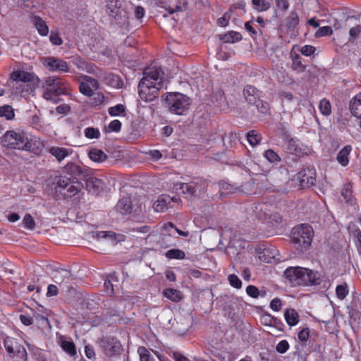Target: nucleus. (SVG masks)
Segmentation results:
<instances>
[{
	"label": "nucleus",
	"instance_id": "obj_9",
	"mask_svg": "<svg viewBox=\"0 0 361 361\" xmlns=\"http://www.w3.org/2000/svg\"><path fill=\"white\" fill-rule=\"evenodd\" d=\"M4 346L6 351L15 361H25L27 352L25 348L16 338L7 337L4 340Z\"/></svg>",
	"mask_w": 361,
	"mask_h": 361
},
{
	"label": "nucleus",
	"instance_id": "obj_22",
	"mask_svg": "<svg viewBox=\"0 0 361 361\" xmlns=\"http://www.w3.org/2000/svg\"><path fill=\"white\" fill-rule=\"evenodd\" d=\"M33 23L38 33L42 36H47L49 33V27L47 25L45 21L39 16H35L33 18Z\"/></svg>",
	"mask_w": 361,
	"mask_h": 361
},
{
	"label": "nucleus",
	"instance_id": "obj_37",
	"mask_svg": "<svg viewBox=\"0 0 361 361\" xmlns=\"http://www.w3.org/2000/svg\"><path fill=\"white\" fill-rule=\"evenodd\" d=\"M166 257L169 259H182L185 257V252L178 249H171L166 252Z\"/></svg>",
	"mask_w": 361,
	"mask_h": 361
},
{
	"label": "nucleus",
	"instance_id": "obj_24",
	"mask_svg": "<svg viewBox=\"0 0 361 361\" xmlns=\"http://www.w3.org/2000/svg\"><path fill=\"white\" fill-rule=\"evenodd\" d=\"M221 39L226 43H235L242 39V35L238 32L230 31L222 35Z\"/></svg>",
	"mask_w": 361,
	"mask_h": 361
},
{
	"label": "nucleus",
	"instance_id": "obj_60",
	"mask_svg": "<svg viewBox=\"0 0 361 361\" xmlns=\"http://www.w3.org/2000/svg\"><path fill=\"white\" fill-rule=\"evenodd\" d=\"M30 123L34 128L37 129H39L42 127L41 118L37 115H34L32 117Z\"/></svg>",
	"mask_w": 361,
	"mask_h": 361
},
{
	"label": "nucleus",
	"instance_id": "obj_34",
	"mask_svg": "<svg viewBox=\"0 0 361 361\" xmlns=\"http://www.w3.org/2000/svg\"><path fill=\"white\" fill-rule=\"evenodd\" d=\"M299 23V17L296 12L292 11L286 18V25L289 28L295 27Z\"/></svg>",
	"mask_w": 361,
	"mask_h": 361
},
{
	"label": "nucleus",
	"instance_id": "obj_23",
	"mask_svg": "<svg viewBox=\"0 0 361 361\" xmlns=\"http://www.w3.org/2000/svg\"><path fill=\"white\" fill-rule=\"evenodd\" d=\"M284 317L290 326H295L299 322V315L294 309H288L285 312Z\"/></svg>",
	"mask_w": 361,
	"mask_h": 361
},
{
	"label": "nucleus",
	"instance_id": "obj_53",
	"mask_svg": "<svg viewBox=\"0 0 361 361\" xmlns=\"http://www.w3.org/2000/svg\"><path fill=\"white\" fill-rule=\"evenodd\" d=\"M289 348V344L287 341H281L276 347V350L280 353H286Z\"/></svg>",
	"mask_w": 361,
	"mask_h": 361
},
{
	"label": "nucleus",
	"instance_id": "obj_47",
	"mask_svg": "<svg viewBox=\"0 0 361 361\" xmlns=\"http://www.w3.org/2000/svg\"><path fill=\"white\" fill-rule=\"evenodd\" d=\"M231 17V10L226 12L224 16L217 20V24L221 27H226Z\"/></svg>",
	"mask_w": 361,
	"mask_h": 361
},
{
	"label": "nucleus",
	"instance_id": "obj_55",
	"mask_svg": "<svg viewBox=\"0 0 361 361\" xmlns=\"http://www.w3.org/2000/svg\"><path fill=\"white\" fill-rule=\"evenodd\" d=\"M281 305H282V303H281V300L277 298L273 299L270 303V307L271 308L272 310H274L275 312L279 311L281 308Z\"/></svg>",
	"mask_w": 361,
	"mask_h": 361
},
{
	"label": "nucleus",
	"instance_id": "obj_25",
	"mask_svg": "<svg viewBox=\"0 0 361 361\" xmlns=\"http://www.w3.org/2000/svg\"><path fill=\"white\" fill-rule=\"evenodd\" d=\"M164 295L166 298L173 302H179L182 299L181 293L173 288H167L164 291Z\"/></svg>",
	"mask_w": 361,
	"mask_h": 361
},
{
	"label": "nucleus",
	"instance_id": "obj_36",
	"mask_svg": "<svg viewBox=\"0 0 361 361\" xmlns=\"http://www.w3.org/2000/svg\"><path fill=\"white\" fill-rule=\"evenodd\" d=\"M319 109L324 116H329L331 112L330 102L326 99H322L319 103Z\"/></svg>",
	"mask_w": 361,
	"mask_h": 361
},
{
	"label": "nucleus",
	"instance_id": "obj_39",
	"mask_svg": "<svg viewBox=\"0 0 361 361\" xmlns=\"http://www.w3.org/2000/svg\"><path fill=\"white\" fill-rule=\"evenodd\" d=\"M108 112L111 116H118L125 112V106L123 104H118L110 107Z\"/></svg>",
	"mask_w": 361,
	"mask_h": 361
},
{
	"label": "nucleus",
	"instance_id": "obj_45",
	"mask_svg": "<svg viewBox=\"0 0 361 361\" xmlns=\"http://www.w3.org/2000/svg\"><path fill=\"white\" fill-rule=\"evenodd\" d=\"M332 32V29L330 26H323L317 30L315 32V37L318 38L324 36H329Z\"/></svg>",
	"mask_w": 361,
	"mask_h": 361
},
{
	"label": "nucleus",
	"instance_id": "obj_62",
	"mask_svg": "<svg viewBox=\"0 0 361 361\" xmlns=\"http://www.w3.org/2000/svg\"><path fill=\"white\" fill-rule=\"evenodd\" d=\"M173 358L176 361H190V360L188 357H186L179 352H174L173 353Z\"/></svg>",
	"mask_w": 361,
	"mask_h": 361
},
{
	"label": "nucleus",
	"instance_id": "obj_27",
	"mask_svg": "<svg viewBox=\"0 0 361 361\" xmlns=\"http://www.w3.org/2000/svg\"><path fill=\"white\" fill-rule=\"evenodd\" d=\"M61 346L71 356H74L76 354L75 345L73 341L63 339L61 341Z\"/></svg>",
	"mask_w": 361,
	"mask_h": 361
},
{
	"label": "nucleus",
	"instance_id": "obj_50",
	"mask_svg": "<svg viewBox=\"0 0 361 361\" xmlns=\"http://www.w3.org/2000/svg\"><path fill=\"white\" fill-rule=\"evenodd\" d=\"M246 293L253 298H257L260 295L259 289L252 285H250L246 288Z\"/></svg>",
	"mask_w": 361,
	"mask_h": 361
},
{
	"label": "nucleus",
	"instance_id": "obj_33",
	"mask_svg": "<svg viewBox=\"0 0 361 361\" xmlns=\"http://www.w3.org/2000/svg\"><path fill=\"white\" fill-rule=\"evenodd\" d=\"M264 157L272 164H277L281 161V157L273 149H267L264 152Z\"/></svg>",
	"mask_w": 361,
	"mask_h": 361
},
{
	"label": "nucleus",
	"instance_id": "obj_46",
	"mask_svg": "<svg viewBox=\"0 0 361 361\" xmlns=\"http://www.w3.org/2000/svg\"><path fill=\"white\" fill-rule=\"evenodd\" d=\"M292 68L293 70H296L298 71H302L304 70L305 66L302 65L299 55H296L293 57Z\"/></svg>",
	"mask_w": 361,
	"mask_h": 361
},
{
	"label": "nucleus",
	"instance_id": "obj_8",
	"mask_svg": "<svg viewBox=\"0 0 361 361\" xmlns=\"http://www.w3.org/2000/svg\"><path fill=\"white\" fill-rule=\"evenodd\" d=\"M166 102L169 111L178 115H183L189 109L190 98L181 93L169 94L166 98Z\"/></svg>",
	"mask_w": 361,
	"mask_h": 361
},
{
	"label": "nucleus",
	"instance_id": "obj_21",
	"mask_svg": "<svg viewBox=\"0 0 361 361\" xmlns=\"http://www.w3.org/2000/svg\"><path fill=\"white\" fill-rule=\"evenodd\" d=\"M104 80L105 82L115 88H121L123 86V81L121 78L114 73H109L104 75Z\"/></svg>",
	"mask_w": 361,
	"mask_h": 361
},
{
	"label": "nucleus",
	"instance_id": "obj_15",
	"mask_svg": "<svg viewBox=\"0 0 361 361\" xmlns=\"http://www.w3.org/2000/svg\"><path fill=\"white\" fill-rule=\"evenodd\" d=\"M116 210L121 214H126L132 211V201L130 197H123L116 204Z\"/></svg>",
	"mask_w": 361,
	"mask_h": 361
},
{
	"label": "nucleus",
	"instance_id": "obj_51",
	"mask_svg": "<svg viewBox=\"0 0 361 361\" xmlns=\"http://www.w3.org/2000/svg\"><path fill=\"white\" fill-rule=\"evenodd\" d=\"M73 64L80 70H88V64L81 58H76L73 60Z\"/></svg>",
	"mask_w": 361,
	"mask_h": 361
},
{
	"label": "nucleus",
	"instance_id": "obj_38",
	"mask_svg": "<svg viewBox=\"0 0 361 361\" xmlns=\"http://www.w3.org/2000/svg\"><path fill=\"white\" fill-rule=\"evenodd\" d=\"M336 296L339 300H343L348 294V288L345 283L337 286Z\"/></svg>",
	"mask_w": 361,
	"mask_h": 361
},
{
	"label": "nucleus",
	"instance_id": "obj_11",
	"mask_svg": "<svg viewBox=\"0 0 361 361\" xmlns=\"http://www.w3.org/2000/svg\"><path fill=\"white\" fill-rule=\"evenodd\" d=\"M80 80H81L79 85L80 92L87 97H92L93 95L94 91L99 88L98 81L96 79L87 75L81 76Z\"/></svg>",
	"mask_w": 361,
	"mask_h": 361
},
{
	"label": "nucleus",
	"instance_id": "obj_30",
	"mask_svg": "<svg viewBox=\"0 0 361 361\" xmlns=\"http://www.w3.org/2000/svg\"><path fill=\"white\" fill-rule=\"evenodd\" d=\"M89 157L91 160L95 162H101L106 157V154L102 150L96 149L90 152Z\"/></svg>",
	"mask_w": 361,
	"mask_h": 361
},
{
	"label": "nucleus",
	"instance_id": "obj_19",
	"mask_svg": "<svg viewBox=\"0 0 361 361\" xmlns=\"http://www.w3.org/2000/svg\"><path fill=\"white\" fill-rule=\"evenodd\" d=\"M179 188L182 190L183 193L188 195L190 196L197 195L200 192L197 183L190 182L188 183H180Z\"/></svg>",
	"mask_w": 361,
	"mask_h": 361
},
{
	"label": "nucleus",
	"instance_id": "obj_1",
	"mask_svg": "<svg viewBox=\"0 0 361 361\" xmlns=\"http://www.w3.org/2000/svg\"><path fill=\"white\" fill-rule=\"evenodd\" d=\"M4 147L12 149L39 153L43 147L42 140L23 130H8L1 140Z\"/></svg>",
	"mask_w": 361,
	"mask_h": 361
},
{
	"label": "nucleus",
	"instance_id": "obj_2",
	"mask_svg": "<svg viewBox=\"0 0 361 361\" xmlns=\"http://www.w3.org/2000/svg\"><path fill=\"white\" fill-rule=\"evenodd\" d=\"M163 72L156 67H148L144 70L143 77L138 85L140 99L145 102L153 101L163 87Z\"/></svg>",
	"mask_w": 361,
	"mask_h": 361
},
{
	"label": "nucleus",
	"instance_id": "obj_58",
	"mask_svg": "<svg viewBox=\"0 0 361 361\" xmlns=\"http://www.w3.org/2000/svg\"><path fill=\"white\" fill-rule=\"evenodd\" d=\"M315 51V48L311 45H305L301 48V53L305 56H310Z\"/></svg>",
	"mask_w": 361,
	"mask_h": 361
},
{
	"label": "nucleus",
	"instance_id": "obj_31",
	"mask_svg": "<svg viewBox=\"0 0 361 361\" xmlns=\"http://www.w3.org/2000/svg\"><path fill=\"white\" fill-rule=\"evenodd\" d=\"M255 9L259 12L266 11L270 8V4L267 0H252Z\"/></svg>",
	"mask_w": 361,
	"mask_h": 361
},
{
	"label": "nucleus",
	"instance_id": "obj_56",
	"mask_svg": "<svg viewBox=\"0 0 361 361\" xmlns=\"http://www.w3.org/2000/svg\"><path fill=\"white\" fill-rule=\"evenodd\" d=\"M310 336V330L307 328L302 329L298 333V338L300 341L305 342L307 341Z\"/></svg>",
	"mask_w": 361,
	"mask_h": 361
},
{
	"label": "nucleus",
	"instance_id": "obj_49",
	"mask_svg": "<svg viewBox=\"0 0 361 361\" xmlns=\"http://www.w3.org/2000/svg\"><path fill=\"white\" fill-rule=\"evenodd\" d=\"M97 238H109L114 243L115 240V233L112 231H100L97 233Z\"/></svg>",
	"mask_w": 361,
	"mask_h": 361
},
{
	"label": "nucleus",
	"instance_id": "obj_63",
	"mask_svg": "<svg viewBox=\"0 0 361 361\" xmlns=\"http://www.w3.org/2000/svg\"><path fill=\"white\" fill-rule=\"evenodd\" d=\"M253 22L252 20L245 23V30L250 34V35H255L257 34L255 28L251 25V23Z\"/></svg>",
	"mask_w": 361,
	"mask_h": 361
},
{
	"label": "nucleus",
	"instance_id": "obj_26",
	"mask_svg": "<svg viewBox=\"0 0 361 361\" xmlns=\"http://www.w3.org/2000/svg\"><path fill=\"white\" fill-rule=\"evenodd\" d=\"M247 140L250 145L255 146L261 142L262 135L257 131L252 130L247 132Z\"/></svg>",
	"mask_w": 361,
	"mask_h": 361
},
{
	"label": "nucleus",
	"instance_id": "obj_10",
	"mask_svg": "<svg viewBox=\"0 0 361 361\" xmlns=\"http://www.w3.org/2000/svg\"><path fill=\"white\" fill-rule=\"evenodd\" d=\"M42 63L51 72L61 71L67 73L69 71L68 63L59 58L54 56L45 57L42 59Z\"/></svg>",
	"mask_w": 361,
	"mask_h": 361
},
{
	"label": "nucleus",
	"instance_id": "obj_48",
	"mask_svg": "<svg viewBox=\"0 0 361 361\" xmlns=\"http://www.w3.org/2000/svg\"><path fill=\"white\" fill-rule=\"evenodd\" d=\"M121 123L119 120L115 119L112 121L108 126V132L118 133L121 130Z\"/></svg>",
	"mask_w": 361,
	"mask_h": 361
},
{
	"label": "nucleus",
	"instance_id": "obj_57",
	"mask_svg": "<svg viewBox=\"0 0 361 361\" xmlns=\"http://www.w3.org/2000/svg\"><path fill=\"white\" fill-rule=\"evenodd\" d=\"M361 32V26L353 27L349 31L350 40L355 39Z\"/></svg>",
	"mask_w": 361,
	"mask_h": 361
},
{
	"label": "nucleus",
	"instance_id": "obj_64",
	"mask_svg": "<svg viewBox=\"0 0 361 361\" xmlns=\"http://www.w3.org/2000/svg\"><path fill=\"white\" fill-rule=\"evenodd\" d=\"M70 106L67 104L59 105L56 109L59 114H67L70 111Z\"/></svg>",
	"mask_w": 361,
	"mask_h": 361
},
{
	"label": "nucleus",
	"instance_id": "obj_35",
	"mask_svg": "<svg viewBox=\"0 0 361 361\" xmlns=\"http://www.w3.org/2000/svg\"><path fill=\"white\" fill-rule=\"evenodd\" d=\"M348 230L353 234L354 238L358 244V249L361 250V231L354 224L350 225Z\"/></svg>",
	"mask_w": 361,
	"mask_h": 361
},
{
	"label": "nucleus",
	"instance_id": "obj_54",
	"mask_svg": "<svg viewBox=\"0 0 361 361\" xmlns=\"http://www.w3.org/2000/svg\"><path fill=\"white\" fill-rule=\"evenodd\" d=\"M104 99L105 97L103 94L99 92L96 93L92 99V104L94 106H99L104 102Z\"/></svg>",
	"mask_w": 361,
	"mask_h": 361
},
{
	"label": "nucleus",
	"instance_id": "obj_40",
	"mask_svg": "<svg viewBox=\"0 0 361 361\" xmlns=\"http://www.w3.org/2000/svg\"><path fill=\"white\" fill-rule=\"evenodd\" d=\"M106 8L109 11V15L114 16L117 14L118 9V0H109L106 4Z\"/></svg>",
	"mask_w": 361,
	"mask_h": 361
},
{
	"label": "nucleus",
	"instance_id": "obj_20",
	"mask_svg": "<svg viewBox=\"0 0 361 361\" xmlns=\"http://www.w3.org/2000/svg\"><path fill=\"white\" fill-rule=\"evenodd\" d=\"M341 195L346 203L350 205L355 204V198L353 195L352 185L350 183H346L343 185L341 190Z\"/></svg>",
	"mask_w": 361,
	"mask_h": 361
},
{
	"label": "nucleus",
	"instance_id": "obj_13",
	"mask_svg": "<svg viewBox=\"0 0 361 361\" xmlns=\"http://www.w3.org/2000/svg\"><path fill=\"white\" fill-rule=\"evenodd\" d=\"M315 173L312 169H305L298 173V179L302 185H314Z\"/></svg>",
	"mask_w": 361,
	"mask_h": 361
},
{
	"label": "nucleus",
	"instance_id": "obj_61",
	"mask_svg": "<svg viewBox=\"0 0 361 361\" xmlns=\"http://www.w3.org/2000/svg\"><path fill=\"white\" fill-rule=\"evenodd\" d=\"M58 294V288L53 284H50L47 288V295L48 297L55 296Z\"/></svg>",
	"mask_w": 361,
	"mask_h": 361
},
{
	"label": "nucleus",
	"instance_id": "obj_18",
	"mask_svg": "<svg viewBox=\"0 0 361 361\" xmlns=\"http://www.w3.org/2000/svg\"><path fill=\"white\" fill-rule=\"evenodd\" d=\"M352 151L350 145H345L338 153L336 159L343 166H345L349 163V155Z\"/></svg>",
	"mask_w": 361,
	"mask_h": 361
},
{
	"label": "nucleus",
	"instance_id": "obj_6",
	"mask_svg": "<svg viewBox=\"0 0 361 361\" xmlns=\"http://www.w3.org/2000/svg\"><path fill=\"white\" fill-rule=\"evenodd\" d=\"M313 229L308 224H301L293 228L292 240L296 250L300 252L306 250L311 245Z\"/></svg>",
	"mask_w": 361,
	"mask_h": 361
},
{
	"label": "nucleus",
	"instance_id": "obj_17",
	"mask_svg": "<svg viewBox=\"0 0 361 361\" xmlns=\"http://www.w3.org/2000/svg\"><path fill=\"white\" fill-rule=\"evenodd\" d=\"M49 152L59 161H61L71 154V150L65 147L54 146L49 149Z\"/></svg>",
	"mask_w": 361,
	"mask_h": 361
},
{
	"label": "nucleus",
	"instance_id": "obj_44",
	"mask_svg": "<svg viewBox=\"0 0 361 361\" xmlns=\"http://www.w3.org/2000/svg\"><path fill=\"white\" fill-rule=\"evenodd\" d=\"M23 224L25 228H27L30 230L34 229V228L35 226V221H34L33 218L32 217V216L29 214H25V216H24V218L23 219Z\"/></svg>",
	"mask_w": 361,
	"mask_h": 361
},
{
	"label": "nucleus",
	"instance_id": "obj_28",
	"mask_svg": "<svg viewBox=\"0 0 361 361\" xmlns=\"http://www.w3.org/2000/svg\"><path fill=\"white\" fill-rule=\"evenodd\" d=\"M137 353L139 354L140 361H156L153 355L146 348L143 346L138 348Z\"/></svg>",
	"mask_w": 361,
	"mask_h": 361
},
{
	"label": "nucleus",
	"instance_id": "obj_5",
	"mask_svg": "<svg viewBox=\"0 0 361 361\" xmlns=\"http://www.w3.org/2000/svg\"><path fill=\"white\" fill-rule=\"evenodd\" d=\"M284 275L293 286L318 285L321 282L318 272L300 267L287 268Z\"/></svg>",
	"mask_w": 361,
	"mask_h": 361
},
{
	"label": "nucleus",
	"instance_id": "obj_43",
	"mask_svg": "<svg viewBox=\"0 0 361 361\" xmlns=\"http://www.w3.org/2000/svg\"><path fill=\"white\" fill-rule=\"evenodd\" d=\"M84 134L89 139L98 138L100 135L99 129L89 127L85 129Z\"/></svg>",
	"mask_w": 361,
	"mask_h": 361
},
{
	"label": "nucleus",
	"instance_id": "obj_12",
	"mask_svg": "<svg viewBox=\"0 0 361 361\" xmlns=\"http://www.w3.org/2000/svg\"><path fill=\"white\" fill-rule=\"evenodd\" d=\"M180 202V198L178 196L171 197L168 195H161L158 199L154 202L153 208L157 212H164L169 207H172L171 204L173 203H178Z\"/></svg>",
	"mask_w": 361,
	"mask_h": 361
},
{
	"label": "nucleus",
	"instance_id": "obj_14",
	"mask_svg": "<svg viewBox=\"0 0 361 361\" xmlns=\"http://www.w3.org/2000/svg\"><path fill=\"white\" fill-rule=\"evenodd\" d=\"M103 182L95 177H90L86 180L87 190L94 194L99 193L103 189Z\"/></svg>",
	"mask_w": 361,
	"mask_h": 361
},
{
	"label": "nucleus",
	"instance_id": "obj_16",
	"mask_svg": "<svg viewBox=\"0 0 361 361\" xmlns=\"http://www.w3.org/2000/svg\"><path fill=\"white\" fill-rule=\"evenodd\" d=\"M243 94L246 101L251 104L256 103L257 99H259L258 90L251 85H247L244 87Z\"/></svg>",
	"mask_w": 361,
	"mask_h": 361
},
{
	"label": "nucleus",
	"instance_id": "obj_41",
	"mask_svg": "<svg viewBox=\"0 0 361 361\" xmlns=\"http://www.w3.org/2000/svg\"><path fill=\"white\" fill-rule=\"evenodd\" d=\"M253 104L262 114H267L269 110V104L267 102L259 99V98L257 99L256 103H254Z\"/></svg>",
	"mask_w": 361,
	"mask_h": 361
},
{
	"label": "nucleus",
	"instance_id": "obj_7",
	"mask_svg": "<svg viewBox=\"0 0 361 361\" xmlns=\"http://www.w3.org/2000/svg\"><path fill=\"white\" fill-rule=\"evenodd\" d=\"M34 76L32 73L21 70L14 71L11 75L8 82V85L14 89L13 93L18 94L24 92H28L29 85L27 82L32 81Z\"/></svg>",
	"mask_w": 361,
	"mask_h": 361
},
{
	"label": "nucleus",
	"instance_id": "obj_42",
	"mask_svg": "<svg viewBox=\"0 0 361 361\" xmlns=\"http://www.w3.org/2000/svg\"><path fill=\"white\" fill-rule=\"evenodd\" d=\"M228 281L230 285L237 289H240L242 287L241 280L235 274H230L228 276Z\"/></svg>",
	"mask_w": 361,
	"mask_h": 361
},
{
	"label": "nucleus",
	"instance_id": "obj_29",
	"mask_svg": "<svg viewBox=\"0 0 361 361\" xmlns=\"http://www.w3.org/2000/svg\"><path fill=\"white\" fill-rule=\"evenodd\" d=\"M14 111L9 105H4L0 107V117H4L7 120H11L14 118Z\"/></svg>",
	"mask_w": 361,
	"mask_h": 361
},
{
	"label": "nucleus",
	"instance_id": "obj_32",
	"mask_svg": "<svg viewBox=\"0 0 361 361\" xmlns=\"http://www.w3.org/2000/svg\"><path fill=\"white\" fill-rule=\"evenodd\" d=\"M286 149L291 154H298L300 152L298 140L295 138L290 139L286 143Z\"/></svg>",
	"mask_w": 361,
	"mask_h": 361
},
{
	"label": "nucleus",
	"instance_id": "obj_52",
	"mask_svg": "<svg viewBox=\"0 0 361 361\" xmlns=\"http://www.w3.org/2000/svg\"><path fill=\"white\" fill-rule=\"evenodd\" d=\"M50 42L54 45H61L63 43L62 39L57 32L51 31L49 36Z\"/></svg>",
	"mask_w": 361,
	"mask_h": 361
},
{
	"label": "nucleus",
	"instance_id": "obj_59",
	"mask_svg": "<svg viewBox=\"0 0 361 361\" xmlns=\"http://www.w3.org/2000/svg\"><path fill=\"white\" fill-rule=\"evenodd\" d=\"M276 3L277 8L282 11H286L289 7L287 0H276Z\"/></svg>",
	"mask_w": 361,
	"mask_h": 361
},
{
	"label": "nucleus",
	"instance_id": "obj_4",
	"mask_svg": "<svg viewBox=\"0 0 361 361\" xmlns=\"http://www.w3.org/2000/svg\"><path fill=\"white\" fill-rule=\"evenodd\" d=\"M42 88V97L53 104H57L61 101L59 96L71 95L72 91V87L67 80L55 75L45 78Z\"/></svg>",
	"mask_w": 361,
	"mask_h": 361
},
{
	"label": "nucleus",
	"instance_id": "obj_3",
	"mask_svg": "<svg viewBox=\"0 0 361 361\" xmlns=\"http://www.w3.org/2000/svg\"><path fill=\"white\" fill-rule=\"evenodd\" d=\"M66 170L69 176H60L58 177L56 181V188L63 193L65 197L71 198L80 192L83 188L82 183L75 176L80 174L82 170L79 166L75 164H67Z\"/></svg>",
	"mask_w": 361,
	"mask_h": 361
}]
</instances>
